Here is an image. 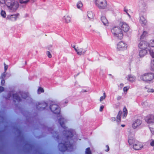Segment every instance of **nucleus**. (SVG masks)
Listing matches in <instances>:
<instances>
[{
    "instance_id": "obj_1",
    "label": "nucleus",
    "mask_w": 154,
    "mask_h": 154,
    "mask_svg": "<svg viewBox=\"0 0 154 154\" xmlns=\"http://www.w3.org/2000/svg\"><path fill=\"white\" fill-rule=\"evenodd\" d=\"M63 134L66 136V140L63 141L59 144V150L62 152H64L66 150L71 151L73 149V144L70 143L69 141L72 137L73 135L71 130H65L63 131Z\"/></svg>"
},
{
    "instance_id": "obj_2",
    "label": "nucleus",
    "mask_w": 154,
    "mask_h": 154,
    "mask_svg": "<svg viewBox=\"0 0 154 154\" xmlns=\"http://www.w3.org/2000/svg\"><path fill=\"white\" fill-rule=\"evenodd\" d=\"M1 4H5L10 12H15L19 7L18 2L15 0H0Z\"/></svg>"
},
{
    "instance_id": "obj_3",
    "label": "nucleus",
    "mask_w": 154,
    "mask_h": 154,
    "mask_svg": "<svg viewBox=\"0 0 154 154\" xmlns=\"http://www.w3.org/2000/svg\"><path fill=\"white\" fill-rule=\"evenodd\" d=\"M20 95L24 99H26L28 96V94L26 93L23 92H20L18 93L13 94V92H10L8 95V96L6 97V99L8 100H10V97L12 95V97L14 101L15 102H19L21 101V99L19 96V95Z\"/></svg>"
},
{
    "instance_id": "obj_4",
    "label": "nucleus",
    "mask_w": 154,
    "mask_h": 154,
    "mask_svg": "<svg viewBox=\"0 0 154 154\" xmlns=\"http://www.w3.org/2000/svg\"><path fill=\"white\" fill-rule=\"evenodd\" d=\"M111 31L114 36L118 39H121L123 38V32L119 26L113 27L111 29Z\"/></svg>"
},
{
    "instance_id": "obj_5",
    "label": "nucleus",
    "mask_w": 154,
    "mask_h": 154,
    "mask_svg": "<svg viewBox=\"0 0 154 154\" xmlns=\"http://www.w3.org/2000/svg\"><path fill=\"white\" fill-rule=\"evenodd\" d=\"M146 122L151 131L154 132V116L152 115H148L145 118Z\"/></svg>"
},
{
    "instance_id": "obj_6",
    "label": "nucleus",
    "mask_w": 154,
    "mask_h": 154,
    "mask_svg": "<svg viewBox=\"0 0 154 154\" xmlns=\"http://www.w3.org/2000/svg\"><path fill=\"white\" fill-rule=\"evenodd\" d=\"M94 3L96 6L100 9H105L107 6L106 0H95Z\"/></svg>"
},
{
    "instance_id": "obj_7",
    "label": "nucleus",
    "mask_w": 154,
    "mask_h": 154,
    "mask_svg": "<svg viewBox=\"0 0 154 154\" xmlns=\"http://www.w3.org/2000/svg\"><path fill=\"white\" fill-rule=\"evenodd\" d=\"M154 78V75L152 73L144 74L141 76L140 79L144 81H149L152 80Z\"/></svg>"
},
{
    "instance_id": "obj_8",
    "label": "nucleus",
    "mask_w": 154,
    "mask_h": 154,
    "mask_svg": "<svg viewBox=\"0 0 154 154\" xmlns=\"http://www.w3.org/2000/svg\"><path fill=\"white\" fill-rule=\"evenodd\" d=\"M50 108L51 111L54 114H58L60 112V107L57 104H51Z\"/></svg>"
},
{
    "instance_id": "obj_9",
    "label": "nucleus",
    "mask_w": 154,
    "mask_h": 154,
    "mask_svg": "<svg viewBox=\"0 0 154 154\" xmlns=\"http://www.w3.org/2000/svg\"><path fill=\"white\" fill-rule=\"evenodd\" d=\"M119 26L122 31L125 32H128L129 30L128 26L125 23L120 22L119 25Z\"/></svg>"
},
{
    "instance_id": "obj_10",
    "label": "nucleus",
    "mask_w": 154,
    "mask_h": 154,
    "mask_svg": "<svg viewBox=\"0 0 154 154\" xmlns=\"http://www.w3.org/2000/svg\"><path fill=\"white\" fill-rule=\"evenodd\" d=\"M128 45L126 43L123 41L119 42L117 44V48L119 51H123L127 49Z\"/></svg>"
},
{
    "instance_id": "obj_11",
    "label": "nucleus",
    "mask_w": 154,
    "mask_h": 154,
    "mask_svg": "<svg viewBox=\"0 0 154 154\" xmlns=\"http://www.w3.org/2000/svg\"><path fill=\"white\" fill-rule=\"evenodd\" d=\"M58 117H59L58 119V122L61 127L65 129L66 128V127L64 125L65 122H66V120L62 116L60 115V114H59Z\"/></svg>"
},
{
    "instance_id": "obj_12",
    "label": "nucleus",
    "mask_w": 154,
    "mask_h": 154,
    "mask_svg": "<svg viewBox=\"0 0 154 154\" xmlns=\"http://www.w3.org/2000/svg\"><path fill=\"white\" fill-rule=\"evenodd\" d=\"M148 47V43L147 42L145 41H140L139 44V47L140 49H146Z\"/></svg>"
},
{
    "instance_id": "obj_13",
    "label": "nucleus",
    "mask_w": 154,
    "mask_h": 154,
    "mask_svg": "<svg viewBox=\"0 0 154 154\" xmlns=\"http://www.w3.org/2000/svg\"><path fill=\"white\" fill-rule=\"evenodd\" d=\"M143 147L142 144L138 141H136L133 144V148L135 150H139Z\"/></svg>"
},
{
    "instance_id": "obj_14",
    "label": "nucleus",
    "mask_w": 154,
    "mask_h": 154,
    "mask_svg": "<svg viewBox=\"0 0 154 154\" xmlns=\"http://www.w3.org/2000/svg\"><path fill=\"white\" fill-rule=\"evenodd\" d=\"M142 121L140 119H137L135 120L133 122L132 126L134 129L138 127L142 124Z\"/></svg>"
},
{
    "instance_id": "obj_15",
    "label": "nucleus",
    "mask_w": 154,
    "mask_h": 154,
    "mask_svg": "<svg viewBox=\"0 0 154 154\" xmlns=\"http://www.w3.org/2000/svg\"><path fill=\"white\" fill-rule=\"evenodd\" d=\"M47 106V104L45 102L41 103H38V104L36 106V108L38 110H42Z\"/></svg>"
},
{
    "instance_id": "obj_16",
    "label": "nucleus",
    "mask_w": 154,
    "mask_h": 154,
    "mask_svg": "<svg viewBox=\"0 0 154 154\" xmlns=\"http://www.w3.org/2000/svg\"><path fill=\"white\" fill-rule=\"evenodd\" d=\"M18 15V14H17L15 15H12L10 16H8L7 18L11 21H15L16 20L17 16Z\"/></svg>"
},
{
    "instance_id": "obj_17",
    "label": "nucleus",
    "mask_w": 154,
    "mask_h": 154,
    "mask_svg": "<svg viewBox=\"0 0 154 154\" xmlns=\"http://www.w3.org/2000/svg\"><path fill=\"white\" fill-rule=\"evenodd\" d=\"M126 78L127 80L131 82H134L136 80V77L131 74L128 75Z\"/></svg>"
},
{
    "instance_id": "obj_18",
    "label": "nucleus",
    "mask_w": 154,
    "mask_h": 154,
    "mask_svg": "<svg viewBox=\"0 0 154 154\" xmlns=\"http://www.w3.org/2000/svg\"><path fill=\"white\" fill-rule=\"evenodd\" d=\"M140 22L142 26H146L147 24V21L143 16L140 17Z\"/></svg>"
},
{
    "instance_id": "obj_19",
    "label": "nucleus",
    "mask_w": 154,
    "mask_h": 154,
    "mask_svg": "<svg viewBox=\"0 0 154 154\" xmlns=\"http://www.w3.org/2000/svg\"><path fill=\"white\" fill-rule=\"evenodd\" d=\"M139 52V55L140 57H143L146 55L147 53V51L146 49H141Z\"/></svg>"
},
{
    "instance_id": "obj_20",
    "label": "nucleus",
    "mask_w": 154,
    "mask_h": 154,
    "mask_svg": "<svg viewBox=\"0 0 154 154\" xmlns=\"http://www.w3.org/2000/svg\"><path fill=\"white\" fill-rule=\"evenodd\" d=\"M101 20L104 25L106 26H108V21L105 17L104 16H101Z\"/></svg>"
},
{
    "instance_id": "obj_21",
    "label": "nucleus",
    "mask_w": 154,
    "mask_h": 154,
    "mask_svg": "<svg viewBox=\"0 0 154 154\" xmlns=\"http://www.w3.org/2000/svg\"><path fill=\"white\" fill-rule=\"evenodd\" d=\"M71 18L69 15L65 16L63 18V20L66 23H70Z\"/></svg>"
},
{
    "instance_id": "obj_22",
    "label": "nucleus",
    "mask_w": 154,
    "mask_h": 154,
    "mask_svg": "<svg viewBox=\"0 0 154 154\" xmlns=\"http://www.w3.org/2000/svg\"><path fill=\"white\" fill-rule=\"evenodd\" d=\"M86 50L82 48H79L77 50V53L79 55H81L85 53Z\"/></svg>"
},
{
    "instance_id": "obj_23",
    "label": "nucleus",
    "mask_w": 154,
    "mask_h": 154,
    "mask_svg": "<svg viewBox=\"0 0 154 154\" xmlns=\"http://www.w3.org/2000/svg\"><path fill=\"white\" fill-rule=\"evenodd\" d=\"M50 131L51 133L53 134V136L55 137H56V138L57 139H59V136L58 135H57V133L53 131V129L52 128H51L49 129V130Z\"/></svg>"
},
{
    "instance_id": "obj_24",
    "label": "nucleus",
    "mask_w": 154,
    "mask_h": 154,
    "mask_svg": "<svg viewBox=\"0 0 154 154\" xmlns=\"http://www.w3.org/2000/svg\"><path fill=\"white\" fill-rule=\"evenodd\" d=\"M137 141L133 138H130L128 139V142L130 145H133L134 144V143Z\"/></svg>"
},
{
    "instance_id": "obj_25",
    "label": "nucleus",
    "mask_w": 154,
    "mask_h": 154,
    "mask_svg": "<svg viewBox=\"0 0 154 154\" xmlns=\"http://www.w3.org/2000/svg\"><path fill=\"white\" fill-rule=\"evenodd\" d=\"M122 113V112L121 111H119V112L117 116V121L119 122H120L121 118V114Z\"/></svg>"
},
{
    "instance_id": "obj_26",
    "label": "nucleus",
    "mask_w": 154,
    "mask_h": 154,
    "mask_svg": "<svg viewBox=\"0 0 154 154\" xmlns=\"http://www.w3.org/2000/svg\"><path fill=\"white\" fill-rule=\"evenodd\" d=\"M88 17L89 18L92 19L94 17V14L93 12L91 11L88 12Z\"/></svg>"
},
{
    "instance_id": "obj_27",
    "label": "nucleus",
    "mask_w": 154,
    "mask_h": 154,
    "mask_svg": "<svg viewBox=\"0 0 154 154\" xmlns=\"http://www.w3.org/2000/svg\"><path fill=\"white\" fill-rule=\"evenodd\" d=\"M148 46L152 47H154V39L150 41L148 44Z\"/></svg>"
},
{
    "instance_id": "obj_28",
    "label": "nucleus",
    "mask_w": 154,
    "mask_h": 154,
    "mask_svg": "<svg viewBox=\"0 0 154 154\" xmlns=\"http://www.w3.org/2000/svg\"><path fill=\"white\" fill-rule=\"evenodd\" d=\"M147 34V32L146 31H144L142 34L140 36V39H143L145 37H146Z\"/></svg>"
},
{
    "instance_id": "obj_29",
    "label": "nucleus",
    "mask_w": 154,
    "mask_h": 154,
    "mask_svg": "<svg viewBox=\"0 0 154 154\" xmlns=\"http://www.w3.org/2000/svg\"><path fill=\"white\" fill-rule=\"evenodd\" d=\"M85 154H92L90 148L88 147L86 149Z\"/></svg>"
},
{
    "instance_id": "obj_30",
    "label": "nucleus",
    "mask_w": 154,
    "mask_h": 154,
    "mask_svg": "<svg viewBox=\"0 0 154 154\" xmlns=\"http://www.w3.org/2000/svg\"><path fill=\"white\" fill-rule=\"evenodd\" d=\"M82 3L80 1L77 2V7L78 8L80 9L82 7Z\"/></svg>"
},
{
    "instance_id": "obj_31",
    "label": "nucleus",
    "mask_w": 154,
    "mask_h": 154,
    "mask_svg": "<svg viewBox=\"0 0 154 154\" xmlns=\"http://www.w3.org/2000/svg\"><path fill=\"white\" fill-rule=\"evenodd\" d=\"M151 69L152 71H154V60H153L151 61Z\"/></svg>"
},
{
    "instance_id": "obj_32",
    "label": "nucleus",
    "mask_w": 154,
    "mask_h": 154,
    "mask_svg": "<svg viewBox=\"0 0 154 154\" xmlns=\"http://www.w3.org/2000/svg\"><path fill=\"white\" fill-rule=\"evenodd\" d=\"M1 15L3 18H5L6 16V14L5 11L2 10L1 12Z\"/></svg>"
},
{
    "instance_id": "obj_33",
    "label": "nucleus",
    "mask_w": 154,
    "mask_h": 154,
    "mask_svg": "<svg viewBox=\"0 0 154 154\" xmlns=\"http://www.w3.org/2000/svg\"><path fill=\"white\" fill-rule=\"evenodd\" d=\"M103 94V96L101 97H100V102H101L106 97V95L105 93H104Z\"/></svg>"
},
{
    "instance_id": "obj_34",
    "label": "nucleus",
    "mask_w": 154,
    "mask_h": 154,
    "mask_svg": "<svg viewBox=\"0 0 154 154\" xmlns=\"http://www.w3.org/2000/svg\"><path fill=\"white\" fill-rule=\"evenodd\" d=\"M150 55L151 57L154 58V52L152 50H149V51Z\"/></svg>"
},
{
    "instance_id": "obj_35",
    "label": "nucleus",
    "mask_w": 154,
    "mask_h": 154,
    "mask_svg": "<svg viewBox=\"0 0 154 154\" xmlns=\"http://www.w3.org/2000/svg\"><path fill=\"white\" fill-rule=\"evenodd\" d=\"M21 4L26 3H27L29 0H19Z\"/></svg>"
},
{
    "instance_id": "obj_36",
    "label": "nucleus",
    "mask_w": 154,
    "mask_h": 154,
    "mask_svg": "<svg viewBox=\"0 0 154 154\" xmlns=\"http://www.w3.org/2000/svg\"><path fill=\"white\" fill-rule=\"evenodd\" d=\"M38 91L39 93H40L41 92H44V90L43 88L40 87L38 89Z\"/></svg>"
},
{
    "instance_id": "obj_37",
    "label": "nucleus",
    "mask_w": 154,
    "mask_h": 154,
    "mask_svg": "<svg viewBox=\"0 0 154 154\" xmlns=\"http://www.w3.org/2000/svg\"><path fill=\"white\" fill-rule=\"evenodd\" d=\"M129 88V86H126L124 88L123 90L124 92H127Z\"/></svg>"
},
{
    "instance_id": "obj_38",
    "label": "nucleus",
    "mask_w": 154,
    "mask_h": 154,
    "mask_svg": "<svg viewBox=\"0 0 154 154\" xmlns=\"http://www.w3.org/2000/svg\"><path fill=\"white\" fill-rule=\"evenodd\" d=\"M47 54L48 56V57L49 58H50L52 57V55L49 51H47Z\"/></svg>"
},
{
    "instance_id": "obj_39",
    "label": "nucleus",
    "mask_w": 154,
    "mask_h": 154,
    "mask_svg": "<svg viewBox=\"0 0 154 154\" xmlns=\"http://www.w3.org/2000/svg\"><path fill=\"white\" fill-rule=\"evenodd\" d=\"M5 72H4L2 74V75L0 77V79H4L5 76Z\"/></svg>"
},
{
    "instance_id": "obj_40",
    "label": "nucleus",
    "mask_w": 154,
    "mask_h": 154,
    "mask_svg": "<svg viewBox=\"0 0 154 154\" xmlns=\"http://www.w3.org/2000/svg\"><path fill=\"white\" fill-rule=\"evenodd\" d=\"M147 91L148 92H153L154 90L153 89H149L147 90Z\"/></svg>"
},
{
    "instance_id": "obj_41",
    "label": "nucleus",
    "mask_w": 154,
    "mask_h": 154,
    "mask_svg": "<svg viewBox=\"0 0 154 154\" xmlns=\"http://www.w3.org/2000/svg\"><path fill=\"white\" fill-rule=\"evenodd\" d=\"M4 90V87L2 86H0V93L3 91Z\"/></svg>"
},
{
    "instance_id": "obj_42",
    "label": "nucleus",
    "mask_w": 154,
    "mask_h": 154,
    "mask_svg": "<svg viewBox=\"0 0 154 154\" xmlns=\"http://www.w3.org/2000/svg\"><path fill=\"white\" fill-rule=\"evenodd\" d=\"M106 148H107V149H105V151L107 152L109 151V148L108 145H106Z\"/></svg>"
},
{
    "instance_id": "obj_43",
    "label": "nucleus",
    "mask_w": 154,
    "mask_h": 154,
    "mask_svg": "<svg viewBox=\"0 0 154 154\" xmlns=\"http://www.w3.org/2000/svg\"><path fill=\"white\" fill-rule=\"evenodd\" d=\"M127 112H123V117L125 118L127 115Z\"/></svg>"
},
{
    "instance_id": "obj_44",
    "label": "nucleus",
    "mask_w": 154,
    "mask_h": 154,
    "mask_svg": "<svg viewBox=\"0 0 154 154\" xmlns=\"http://www.w3.org/2000/svg\"><path fill=\"white\" fill-rule=\"evenodd\" d=\"M1 83L2 85H4L5 83V81L4 79H2Z\"/></svg>"
},
{
    "instance_id": "obj_45",
    "label": "nucleus",
    "mask_w": 154,
    "mask_h": 154,
    "mask_svg": "<svg viewBox=\"0 0 154 154\" xmlns=\"http://www.w3.org/2000/svg\"><path fill=\"white\" fill-rule=\"evenodd\" d=\"M104 107V106L103 105H102L101 106H100V112H101L103 110V109Z\"/></svg>"
},
{
    "instance_id": "obj_46",
    "label": "nucleus",
    "mask_w": 154,
    "mask_h": 154,
    "mask_svg": "<svg viewBox=\"0 0 154 154\" xmlns=\"http://www.w3.org/2000/svg\"><path fill=\"white\" fill-rule=\"evenodd\" d=\"M150 145L151 146H154V140H153L150 143Z\"/></svg>"
},
{
    "instance_id": "obj_47",
    "label": "nucleus",
    "mask_w": 154,
    "mask_h": 154,
    "mask_svg": "<svg viewBox=\"0 0 154 154\" xmlns=\"http://www.w3.org/2000/svg\"><path fill=\"white\" fill-rule=\"evenodd\" d=\"M72 48H73L74 49V50H75V51H77V50L78 49V48H75V45H73V46H72Z\"/></svg>"
},
{
    "instance_id": "obj_48",
    "label": "nucleus",
    "mask_w": 154,
    "mask_h": 154,
    "mask_svg": "<svg viewBox=\"0 0 154 154\" xmlns=\"http://www.w3.org/2000/svg\"><path fill=\"white\" fill-rule=\"evenodd\" d=\"M8 66H7V65L5 66V72L8 69Z\"/></svg>"
},
{
    "instance_id": "obj_49",
    "label": "nucleus",
    "mask_w": 154,
    "mask_h": 154,
    "mask_svg": "<svg viewBox=\"0 0 154 154\" xmlns=\"http://www.w3.org/2000/svg\"><path fill=\"white\" fill-rule=\"evenodd\" d=\"M127 111V109L125 107L123 109V112H126Z\"/></svg>"
},
{
    "instance_id": "obj_50",
    "label": "nucleus",
    "mask_w": 154,
    "mask_h": 154,
    "mask_svg": "<svg viewBox=\"0 0 154 154\" xmlns=\"http://www.w3.org/2000/svg\"><path fill=\"white\" fill-rule=\"evenodd\" d=\"M124 84L123 83H121L120 85V87L121 88H122V87L123 86Z\"/></svg>"
},
{
    "instance_id": "obj_51",
    "label": "nucleus",
    "mask_w": 154,
    "mask_h": 154,
    "mask_svg": "<svg viewBox=\"0 0 154 154\" xmlns=\"http://www.w3.org/2000/svg\"><path fill=\"white\" fill-rule=\"evenodd\" d=\"M121 98V96H118L117 97V99L118 100H120Z\"/></svg>"
},
{
    "instance_id": "obj_52",
    "label": "nucleus",
    "mask_w": 154,
    "mask_h": 154,
    "mask_svg": "<svg viewBox=\"0 0 154 154\" xmlns=\"http://www.w3.org/2000/svg\"><path fill=\"white\" fill-rule=\"evenodd\" d=\"M124 11L125 12H127L128 11V10L126 8H124Z\"/></svg>"
},
{
    "instance_id": "obj_53",
    "label": "nucleus",
    "mask_w": 154,
    "mask_h": 154,
    "mask_svg": "<svg viewBox=\"0 0 154 154\" xmlns=\"http://www.w3.org/2000/svg\"><path fill=\"white\" fill-rule=\"evenodd\" d=\"M82 91L83 92H86L87 91L86 90H83Z\"/></svg>"
},
{
    "instance_id": "obj_54",
    "label": "nucleus",
    "mask_w": 154,
    "mask_h": 154,
    "mask_svg": "<svg viewBox=\"0 0 154 154\" xmlns=\"http://www.w3.org/2000/svg\"><path fill=\"white\" fill-rule=\"evenodd\" d=\"M126 13H127V14L128 15V16L129 17H130V15H129V14L127 12H126Z\"/></svg>"
},
{
    "instance_id": "obj_55",
    "label": "nucleus",
    "mask_w": 154,
    "mask_h": 154,
    "mask_svg": "<svg viewBox=\"0 0 154 154\" xmlns=\"http://www.w3.org/2000/svg\"><path fill=\"white\" fill-rule=\"evenodd\" d=\"M126 13H127V14L128 15V16L129 17H130V15H129V14L127 12H126Z\"/></svg>"
},
{
    "instance_id": "obj_56",
    "label": "nucleus",
    "mask_w": 154,
    "mask_h": 154,
    "mask_svg": "<svg viewBox=\"0 0 154 154\" xmlns=\"http://www.w3.org/2000/svg\"><path fill=\"white\" fill-rule=\"evenodd\" d=\"M121 126L122 127H124L125 126V125H121Z\"/></svg>"
},
{
    "instance_id": "obj_57",
    "label": "nucleus",
    "mask_w": 154,
    "mask_h": 154,
    "mask_svg": "<svg viewBox=\"0 0 154 154\" xmlns=\"http://www.w3.org/2000/svg\"><path fill=\"white\" fill-rule=\"evenodd\" d=\"M116 119H115V118H112V120H114V121H115V120Z\"/></svg>"
},
{
    "instance_id": "obj_58",
    "label": "nucleus",
    "mask_w": 154,
    "mask_h": 154,
    "mask_svg": "<svg viewBox=\"0 0 154 154\" xmlns=\"http://www.w3.org/2000/svg\"><path fill=\"white\" fill-rule=\"evenodd\" d=\"M4 65H5V63H4Z\"/></svg>"
}]
</instances>
